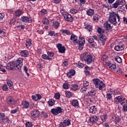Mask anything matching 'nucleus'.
I'll list each match as a JSON object with an SVG mask.
<instances>
[{"instance_id": "obj_51", "label": "nucleus", "mask_w": 127, "mask_h": 127, "mask_svg": "<svg viewBox=\"0 0 127 127\" xmlns=\"http://www.w3.org/2000/svg\"><path fill=\"white\" fill-rule=\"evenodd\" d=\"M93 19L95 21H98L99 20V15L97 14H94L93 15Z\"/></svg>"}, {"instance_id": "obj_23", "label": "nucleus", "mask_w": 127, "mask_h": 127, "mask_svg": "<svg viewBox=\"0 0 127 127\" xmlns=\"http://www.w3.org/2000/svg\"><path fill=\"white\" fill-rule=\"evenodd\" d=\"M99 37L102 42H105L106 40H107V37L103 34L99 35Z\"/></svg>"}, {"instance_id": "obj_8", "label": "nucleus", "mask_w": 127, "mask_h": 127, "mask_svg": "<svg viewBox=\"0 0 127 127\" xmlns=\"http://www.w3.org/2000/svg\"><path fill=\"white\" fill-rule=\"evenodd\" d=\"M6 102L7 105H8L9 106H13V105H15L16 103V100H15V99H14L11 96H8L6 98Z\"/></svg>"}, {"instance_id": "obj_13", "label": "nucleus", "mask_w": 127, "mask_h": 127, "mask_svg": "<svg viewBox=\"0 0 127 127\" xmlns=\"http://www.w3.org/2000/svg\"><path fill=\"white\" fill-rule=\"evenodd\" d=\"M66 21H69V22H72L74 20V18L69 13H67L65 16H64Z\"/></svg>"}, {"instance_id": "obj_44", "label": "nucleus", "mask_w": 127, "mask_h": 127, "mask_svg": "<svg viewBox=\"0 0 127 127\" xmlns=\"http://www.w3.org/2000/svg\"><path fill=\"white\" fill-rule=\"evenodd\" d=\"M23 70H24V71L26 73L27 77H29L30 76V74L28 72H27V71H28V68H27V66H23Z\"/></svg>"}, {"instance_id": "obj_63", "label": "nucleus", "mask_w": 127, "mask_h": 127, "mask_svg": "<svg viewBox=\"0 0 127 127\" xmlns=\"http://www.w3.org/2000/svg\"><path fill=\"white\" fill-rule=\"evenodd\" d=\"M36 96L37 101L38 100H40V99H41V98H42V97H41V95L40 94H36Z\"/></svg>"}, {"instance_id": "obj_25", "label": "nucleus", "mask_w": 127, "mask_h": 127, "mask_svg": "<svg viewBox=\"0 0 127 127\" xmlns=\"http://www.w3.org/2000/svg\"><path fill=\"white\" fill-rule=\"evenodd\" d=\"M94 13H95V11L93 9L90 8L89 9H88L86 11V13L87 15H89V16H92V15H94Z\"/></svg>"}, {"instance_id": "obj_52", "label": "nucleus", "mask_w": 127, "mask_h": 127, "mask_svg": "<svg viewBox=\"0 0 127 127\" xmlns=\"http://www.w3.org/2000/svg\"><path fill=\"white\" fill-rule=\"evenodd\" d=\"M118 1H119V5H121V4H122V5H125V4H126V1H125L124 0H118Z\"/></svg>"}, {"instance_id": "obj_64", "label": "nucleus", "mask_w": 127, "mask_h": 127, "mask_svg": "<svg viewBox=\"0 0 127 127\" xmlns=\"http://www.w3.org/2000/svg\"><path fill=\"white\" fill-rule=\"evenodd\" d=\"M41 12H42V14H46L47 13V10L45 9H43L41 10Z\"/></svg>"}, {"instance_id": "obj_10", "label": "nucleus", "mask_w": 127, "mask_h": 127, "mask_svg": "<svg viewBox=\"0 0 127 127\" xmlns=\"http://www.w3.org/2000/svg\"><path fill=\"white\" fill-rule=\"evenodd\" d=\"M31 115L33 118L37 119V118H39V116H40V113L38 110L35 109L31 112Z\"/></svg>"}, {"instance_id": "obj_2", "label": "nucleus", "mask_w": 127, "mask_h": 127, "mask_svg": "<svg viewBox=\"0 0 127 127\" xmlns=\"http://www.w3.org/2000/svg\"><path fill=\"white\" fill-rule=\"evenodd\" d=\"M108 20L113 25H120L121 24V17L116 12H110Z\"/></svg>"}, {"instance_id": "obj_11", "label": "nucleus", "mask_w": 127, "mask_h": 127, "mask_svg": "<svg viewBox=\"0 0 127 127\" xmlns=\"http://www.w3.org/2000/svg\"><path fill=\"white\" fill-rule=\"evenodd\" d=\"M6 69L7 70H13L15 69V65L14 64V62H9L6 66Z\"/></svg>"}, {"instance_id": "obj_15", "label": "nucleus", "mask_w": 127, "mask_h": 127, "mask_svg": "<svg viewBox=\"0 0 127 127\" xmlns=\"http://www.w3.org/2000/svg\"><path fill=\"white\" fill-rule=\"evenodd\" d=\"M116 51H123L125 49V45H117L114 47Z\"/></svg>"}, {"instance_id": "obj_19", "label": "nucleus", "mask_w": 127, "mask_h": 127, "mask_svg": "<svg viewBox=\"0 0 127 127\" xmlns=\"http://www.w3.org/2000/svg\"><path fill=\"white\" fill-rule=\"evenodd\" d=\"M22 106L23 109H28V108H29V102L26 101H23L22 103Z\"/></svg>"}, {"instance_id": "obj_4", "label": "nucleus", "mask_w": 127, "mask_h": 127, "mask_svg": "<svg viewBox=\"0 0 127 127\" xmlns=\"http://www.w3.org/2000/svg\"><path fill=\"white\" fill-rule=\"evenodd\" d=\"M92 58H93L92 56L88 53H84L80 56L81 61H85L86 64H88L92 63Z\"/></svg>"}, {"instance_id": "obj_5", "label": "nucleus", "mask_w": 127, "mask_h": 127, "mask_svg": "<svg viewBox=\"0 0 127 127\" xmlns=\"http://www.w3.org/2000/svg\"><path fill=\"white\" fill-rule=\"evenodd\" d=\"M23 62V59L21 58H19L16 61L14 62L15 65V69L16 71H19L21 72V68H22V64Z\"/></svg>"}, {"instance_id": "obj_61", "label": "nucleus", "mask_w": 127, "mask_h": 127, "mask_svg": "<svg viewBox=\"0 0 127 127\" xmlns=\"http://www.w3.org/2000/svg\"><path fill=\"white\" fill-rule=\"evenodd\" d=\"M107 58H108V56H107V55H104L101 58V60H102V61L105 62V61H106V60L107 59Z\"/></svg>"}, {"instance_id": "obj_7", "label": "nucleus", "mask_w": 127, "mask_h": 127, "mask_svg": "<svg viewBox=\"0 0 127 127\" xmlns=\"http://www.w3.org/2000/svg\"><path fill=\"white\" fill-rule=\"evenodd\" d=\"M51 113L54 115V116H57V115L63 113V109H62L60 107H58L56 108H53L51 110Z\"/></svg>"}, {"instance_id": "obj_46", "label": "nucleus", "mask_w": 127, "mask_h": 127, "mask_svg": "<svg viewBox=\"0 0 127 127\" xmlns=\"http://www.w3.org/2000/svg\"><path fill=\"white\" fill-rule=\"evenodd\" d=\"M41 116L42 118H48V114L47 113L45 112H42L41 113Z\"/></svg>"}, {"instance_id": "obj_20", "label": "nucleus", "mask_w": 127, "mask_h": 127, "mask_svg": "<svg viewBox=\"0 0 127 127\" xmlns=\"http://www.w3.org/2000/svg\"><path fill=\"white\" fill-rule=\"evenodd\" d=\"M110 70H112V71L115 70L116 68H117V65L116 64H113L109 62L108 65Z\"/></svg>"}, {"instance_id": "obj_24", "label": "nucleus", "mask_w": 127, "mask_h": 127, "mask_svg": "<svg viewBox=\"0 0 127 127\" xmlns=\"http://www.w3.org/2000/svg\"><path fill=\"white\" fill-rule=\"evenodd\" d=\"M20 54L22 57H27V56H28V51L27 50L21 51Z\"/></svg>"}, {"instance_id": "obj_53", "label": "nucleus", "mask_w": 127, "mask_h": 127, "mask_svg": "<svg viewBox=\"0 0 127 127\" xmlns=\"http://www.w3.org/2000/svg\"><path fill=\"white\" fill-rule=\"evenodd\" d=\"M55 98L56 100H59V99H60V94L59 93H55Z\"/></svg>"}, {"instance_id": "obj_57", "label": "nucleus", "mask_w": 127, "mask_h": 127, "mask_svg": "<svg viewBox=\"0 0 127 127\" xmlns=\"http://www.w3.org/2000/svg\"><path fill=\"white\" fill-rule=\"evenodd\" d=\"M17 28H20V29H24L25 28V26L24 25H19L17 26Z\"/></svg>"}, {"instance_id": "obj_43", "label": "nucleus", "mask_w": 127, "mask_h": 127, "mask_svg": "<svg viewBox=\"0 0 127 127\" xmlns=\"http://www.w3.org/2000/svg\"><path fill=\"white\" fill-rule=\"evenodd\" d=\"M6 35V33L5 31L0 29V36L1 37H4Z\"/></svg>"}, {"instance_id": "obj_37", "label": "nucleus", "mask_w": 127, "mask_h": 127, "mask_svg": "<svg viewBox=\"0 0 127 127\" xmlns=\"http://www.w3.org/2000/svg\"><path fill=\"white\" fill-rule=\"evenodd\" d=\"M120 122H121V119L119 116L116 117L114 120V123L115 125H118V124H120Z\"/></svg>"}, {"instance_id": "obj_38", "label": "nucleus", "mask_w": 127, "mask_h": 127, "mask_svg": "<svg viewBox=\"0 0 127 127\" xmlns=\"http://www.w3.org/2000/svg\"><path fill=\"white\" fill-rule=\"evenodd\" d=\"M78 86L77 84H71V90H73V91H77V89H78Z\"/></svg>"}, {"instance_id": "obj_12", "label": "nucleus", "mask_w": 127, "mask_h": 127, "mask_svg": "<svg viewBox=\"0 0 127 127\" xmlns=\"http://www.w3.org/2000/svg\"><path fill=\"white\" fill-rule=\"evenodd\" d=\"M89 123L91 124H95V123L99 121V117L96 116V115L91 116L88 120Z\"/></svg>"}, {"instance_id": "obj_49", "label": "nucleus", "mask_w": 127, "mask_h": 127, "mask_svg": "<svg viewBox=\"0 0 127 127\" xmlns=\"http://www.w3.org/2000/svg\"><path fill=\"white\" fill-rule=\"evenodd\" d=\"M61 12L63 16H65L66 14H67L68 13V12H66V10H65V9H62L61 10Z\"/></svg>"}, {"instance_id": "obj_59", "label": "nucleus", "mask_w": 127, "mask_h": 127, "mask_svg": "<svg viewBox=\"0 0 127 127\" xmlns=\"http://www.w3.org/2000/svg\"><path fill=\"white\" fill-rule=\"evenodd\" d=\"M42 58L43 59H44L45 60H47V59L48 58V56L46 54H43L42 55Z\"/></svg>"}, {"instance_id": "obj_40", "label": "nucleus", "mask_w": 127, "mask_h": 127, "mask_svg": "<svg viewBox=\"0 0 127 127\" xmlns=\"http://www.w3.org/2000/svg\"><path fill=\"white\" fill-rule=\"evenodd\" d=\"M65 96L67 98H71L73 94H72V92L67 91L65 92Z\"/></svg>"}, {"instance_id": "obj_58", "label": "nucleus", "mask_w": 127, "mask_h": 127, "mask_svg": "<svg viewBox=\"0 0 127 127\" xmlns=\"http://www.w3.org/2000/svg\"><path fill=\"white\" fill-rule=\"evenodd\" d=\"M87 91V88L85 86H83L80 89V92L82 93H84V92H86Z\"/></svg>"}, {"instance_id": "obj_50", "label": "nucleus", "mask_w": 127, "mask_h": 127, "mask_svg": "<svg viewBox=\"0 0 127 127\" xmlns=\"http://www.w3.org/2000/svg\"><path fill=\"white\" fill-rule=\"evenodd\" d=\"M25 126L26 127H32L33 126V125L32 124V123L28 122L26 123Z\"/></svg>"}, {"instance_id": "obj_34", "label": "nucleus", "mask_w": 127, "mask_h": 127, "mask_svg": "<svg viewBox=\"0 0 127 127\" xmlns=\"http://www.w3.org/2000/svg\"><path fill=\"white\" fill-rule=\"evenodd\" d=\"M16 21V17L13 16V18L10 20L9 24H11V25H14Z\"/></svg>"}, {"instance_id": "obj_32", "label": "nucleus", "mask_w": 127, "mask_h": 127, "mask_svg": "<svg viewBox=\"0 0 127 127\" xmlns=\"http://www.w3.org/2000/svg\"><path fill=\"white\" fill-rule=\"evenodd\" d=\"M97 32L100 35V34H103L102 33H105V30L102 29L101 27H98L97 29Z\"/></svg>"}, {"instance_id": "obj_54", "label": "nucleus", "mask_w": 127, "mask_h": 127, "mask_svg": "<svg viewBox=\"0 0 127 127\" xmlns=\"http://www.w3.org/2000/svg\"><path fill=\"white\" fill-rule=\"evenodd\" d=\"M18 110H19L18 107H17L14 110H12L11 111V114H16V113H17V112H18Z\"/></svg>"}, {"instance_id": "obj_1", "label": "nucleus", "mask_w": 127, "mask_h": 127, "mask_svg": "<svg viewBox=\"0 0 127 127\" xmlns=\"http://www.w3.org/2000/svg\"><path fill=\"white\" fill-rule=\"evenodd\" d=\"M70 39L73 42V43L75 45H78V49L79 50H82L83 49L84 45L85 44V38L83 37H79V39L78 40L77 36L74 34H72Z\"/></svg>"}, {"instance_id": "obj_16", "label": "nucleus", "mask_w": 127, "mask_h": 127, "mask_svg": "<svg viewBox=\"0 0 127 127\" xmlns=\"http://www.w3.org/2000/svg\"><path fill=\"white\" fill-rule=\"evenodd\" d=\"M112 95H114V92L112 91H109L107 92V94H106V99L108 101L111 100L112 98H113V96Z\"/></svg>"}, {"instance_id": "obj_14", "label": "nucleus", "mask_w": 127, "mask_h": 127, "mask_svg": "<svg viewBox=\"0 0 127 127\" xmlns=\"http://www.w3.org/2000/svg\"><path fill=\"white\" fill-rule=\"evenodd\" d=\"M20 20L22 21V22H32V20L26 16H22L20 18Z\"/></svg>"}, {"instance_id": "obj_47", "label": "nucleus", "mask_w": 127, "mask_h": 127, "mask_svg": "<svg viewBox=\"0 0 127 127\" xmlns=\"http://www.w3.org/2000/svg\"><path fill=\"white\" fill-rule=\"evenodd\" d=\"M69 83L67 82L64 83L63 85V87L64 89H65V90H67V89L69 88Z\"/></svg>"}, {"instance_id": "obj_62", "label": "nucleus", "mask_w": 127, "mask_h": 127, "mask_svg": "<svg viewBox=\"0 0 127 127\" xmlns=\"http://www.w3.org/2000/svg\"><path fill=\"white\" fill-rule=\"evenodd\" d=\"M69 73L71 74V75L74 76L75 75V70L71 69L69 71Z\"/></svg>"}, {"instance_id": "obj_18", "label": "nucleus", "mask_w": 127, "mask_h": 127, "mask_svg": "<svg viewBox=\"0 0 127 127\" xmlns=\"http://www.w3.org/2000/svg\"><path fill=\"white\" fill-rule=\"evenodd\" d=\"M21 14H23V11H22L21 9H18L15 11V15L17 17H19Z\"/></svg>"}, {"instance_id": "obj_27", "label": "nucleus", "mask_w": 127, "mask_h": 127, "mask_svg": "<svg viewBox=\"0 0 127 127\" xmlns=\"http://www.w3.org/2000/svg\"><path fill=\"white\" fill-rule=\"evenodd\" d=\"M60 32L62 33L63 34H66V35H70L71 33L67 29H62L60 30Z\"/></svg>"}, {"instance_id": "obj_56", "label": "nucleus", "mask_w": 127, "mask_h": 127, "mask_svg": "<svg viewBox=\"0 0 127 127\" xmlns=\"http://www.w3.org/2000/svg\"><path fill=\"white\" fill-rule=\"evenodd\" d=\"M47 54L50 57H53L54 56V53L53 52H47Z\"/></svg>"}, {"instance_id": "obj_26", "label": "nucleus", "mask_w": 127, "mask_h": 127, "mask_svg": "<svg viewBox=\"0 0 127 127\" xmlns=\"http://www.w3.org/2000/svg\"><path fill=\"white\" fill-rule=\"evenodd\" d=\"M70 104L73 107H78L79 106V102L77 100H72Z\"/></svg>"}, {"instance_id": "obj_60", "label": "nucleus", "mask_w": 127, "mask_h": 127, "mask_svg": "<svg viewBox=\"0 0 127 127\" xmlns=\"http://www.w3.org/2000/svg\"><path fill=\"white\" fill-rule=\"evenodd\" d=\"M88 41L90 44L94 43V39L93 38H89L88 39Z\"/></svg>"}, {"instance_id": "obj_31", "label": "nucleus", "mask_w": 127, "mask_h": 127, "mask_svg": "<svg viewBox=\"0 0 127 127\" xmlns=\"http://www.w3.org/2000/svg\"><path fill=\"white\" fill-rule=\"evenodd\" d=\"M49 106L52 107V106H54L55 105V100L53 99H51L48 101Z\"/></svg>"}, {"instance_id": "obj_3", "label": "nucleus", "mask_w": 127, "mask_h": 127, "mask_svg": "<svg viewBox=\"0 0 127 127\" xmlns=\"http://www.w3.org/2000/svg\"><path fill=\"white\" fill-rule=\"evenodd\" d=\"M92 82L95 86V88H97L101 91V90H103V88H105L106 87V85L103 81H101L100 79L99 78H94L92 80Z\"/></svg>"}, {"instance_id": "obj_28", "label": "nucleus", "mask_w": 127, "mask_h": 127, "mask_svg": "<svg viewBox=\"0 0 127 127\" xmlns=\"http://www.w3.org/2000/svg\"><path fill=\"white\" fill-rule=\"evenodd\" d=\"M63 124L66 127H67V126H70V125H71V120H70V119L65 120L63 122Z\"/></svg>"}, {"instance_id": "obj_17", "label": "nucleus", "mask_w": 127, "mask_h": 127, "mask_svg": "<svg viewBox=\"0 0 127 127\" xmlns=\"http://www.w3.org/2000/svg\"><path fill=\"white\" fill-rule=\"evenodd\" d=\"M86 95L87 97H93V96H96V90L94 89H91L90 91H89L86 93Z\"/></svg>"}, {"instance_id": "obj_30", "label": "nucleus", "mask_w": 127, "mask_h": 127, "mask_svg": "<svg viewBox=\"0 0 127 127\" xmlns=\"http://www.w3.org/2000/svg\"><path fill=\"white\" fill-rule=\"evenodd\" d=\"M120 5V1H118V0H117L116 2L113 3L112 4V7L113 8H118V7Z\"/></svg>"}, {"instance_id": "obj_22", "label": "nucleus", "mask_w": 127, "mask_h": 127, "mask_svg": "<svg viewBox=\"0 0 127 127\" xmlns=\"http://www.w3.org/2000/svg\"><path fill=\"white\" fill-rule=\"evenodd\" d=\"M90 113L92 114H96L97 113V108L95 106H93L90 107Z\"/></svg>"}, {"instance_id": "obj_6", "label": "nucleus", "mask_w": 127, "mask_h": 127, "mask_svg": "<svg viewBox=\"0 0 127 127\" xmlns=\"http://www.w3.org/2000/svg\"><path fill=\"white\" fill-rule=\"evenodd\" d=\"M9 117L6 116L4 113H0V124L1 125H5L7 123H9Z\"/></svg>"}, {"instance_id": "obj_36", "label": "nucleus", "mask_w": 127, "mask_h": 127, "mask_svg": "<svg viewBox=\"0 0 127 127\" xmlns=\"http://www.w3.org/2000/svg\"><path fill=\"white\" fill-rule=\"evenodd\" d=\"M53 26L55 28H56V29H57V28H58V27H59L60 25V23L58 22V21H55L53 22Z\"/></svg>"}, {"instance_id": "obj_39", "label": "nucleus", "mask_w": 127, "mask_h": 127, "mask_svg": "<svg viewBox=\"0 0 127 127\" xmlns=\"http://www.w3.org/2000/svg\"><path fill=\"white\" fill-rule=\"evenodd\" d=\"M100 118L102 121L106 122V120L108 119V115L107 114H104L103 115H101Z\"/></svg>"}, {"instance_id": "obj_33", "label": "nucleus", "mask_w": 127, "mask_h": 127, "mask_svg": "<svg viewBox=\"0 0 127 127\" xmlns=\"http://www.w3.org/2000/svg\"><path fill=\"white\" fill-rule=\"evenodd\" d=\"M32 45L31 44V40L30 39H27L26 40V46L28 48L29 47H30V46Z\"/></svg>"}, {"instance_id": "obj_29", "label": "nucleus", "mask_w": 127, "mask_h": 127, "mask_svg": "<svg viewBox=\"0 0 127 127\" xmlns=\"http://www.w3.org/2000/svg\"><path fill=\"white\" fill-rule=\"evenodd\" d=\"M85 68L86 69V70L84 71V73L86 75V76H88V77H89V76H91V73L90 72V71L89 70H88V69L89 70L90 67L88 66H86Z\"/></svg>"}, {"instance_id": "obj_48", "label": "nucleus", "mask_w": 127, "mask_h": 127, "mask_svg": "<svg viewBox=\"0 0 127 127\" xmlns=\"http://www.w3.org/2000/svg\"><path fill=\"white\" fill-rule=\"evenodd\" d=\"M2 91H4L5 92L6 91H8V87H7V85L6 84H4L2 85Z\"/></svg>"}, {"instance_id": "obj_45", "label": "nucleus", "mask_w": 127, "mask_h": 127, "mask_svg": "<svg viewBox=\"0 0 127 127\" xmlns=\"http://www.w3.org/2000/svg\"><path fill=\"white\" fill-rule=\"evenodd\" d=\"M115 61H117L118 63H122L123 62V61L122 60V58L121 57L117 56L116 58H115Z\"/></svg>"}, {"instance_id": "obj_35", "label": "nucleus", "mask_w": 127, "mask_h": 127, "mask_svg": "<svg viewBox=\"0 0 127 127\" xmlns=\"http://www.w3.org/2000/svg\"><path fill=\"white\" fill-rule=\"evenodd\" d=\"M74 65L76 66V67H78V68H83V67H84V64L80 62L74 63Z\"/></svg>"}, {"instance_id": "obj_9", "label": "nucleus", "mask_w": 127, "mask_h": 127, "mask_svg": "<svg viewBox=\"0 0 127 127\" xmlns=\"http://www.w3.org/2000/svg\"><path fill=\"white\" fill-rule=\"evenodd\" d=\"M57 47L59 50V53H65L66 51V48L63 46L62 44L59 43L57 45Z\"/></svg>"}, {"instance_id": "obj_41", "label": "nucleus", "mask_w": 127, "mask_h": 127, "mask_svg": "<svg viewBox=\"0 0 127 127\" xmlns=\"http://www.w3.org/2000/svg\"><path fill=\"white\" fill-rule=\"evenodd\" d=\"M85 29H87V30H88L89 32H90V31H92V30L93 29L92 26L91 25H89V24L85 25Z\"/></svg>"}, {"instance_id": "obj_21", "label": "nucleus", "mask_w": 127, "mask_h": 127, "mask_svg": "<svg viewBox=\"0 0 127 127\" xmlns=\"http://www.w3.org/2000/svg\"><path fill=\"white\" fill-rule=\"evenodd\" d=\"M104 26L106 30H110L112 28V27L111 26V24H109L108 22H105L104 24Z\"/></svg>"}, {"instance_id": "obj_55", "label": "nucleus", "mask_w": 127, "mask_h": 127, "mask_svg": "<svg viewBox=\"0 0 127 127\" xmlns=\"http://www.w3.org/2000/svg\"><path fill=\"white\" fill-rule=\"evenodd\" d=\"M70 12H71V13H73V14H75V13H77V12H78V10L73 8L70 9Z\"/></svg>"}, {"instance_id": "obj_42", "label": "nucleus", "mask_w": 127, "mask_h": 127, "mask_svg": "<svg viewBox=\"0 0 127 127\" xmlns=\"http://www.w3.org/2000/svg\"><path fill=\"white\" fill-rule=\"evenodd\" d=\"M7 85L9 87V89L11 90V89H13L12 87V86L13 85V83L11 81V80H9L7 82Z\"/></svg>"}]
</instances>
